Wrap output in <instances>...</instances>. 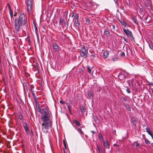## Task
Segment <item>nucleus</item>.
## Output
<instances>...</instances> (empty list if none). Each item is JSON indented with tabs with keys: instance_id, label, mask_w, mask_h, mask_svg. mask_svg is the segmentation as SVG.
<instances>
[{
	"instance_id": "nucleus-15",
	"label": "nucleus",
	"mask_w": 153,
	"mask_h": 153,
	"mask_svg": "<svg viewBox=\"0 0 153 153\" xmlns=\"http://www.w3.org/2000/svg\"><path fill=\"white\" fill-rule=\"evenodd\" d=\"M127 83L129 86H133L134 85V81L128 80L127 81Z\"/></svg>"
},
{
	"instance_id": "nucleus-24",
	"label": "nucleus",
	"mask_w": 153,
	"mask_h": 153,
	"mask_svg": "<svg viewBox=\"0 0 153 153\" xmlns=\"http://www.w3.org/2000/svg\"><path fill=\"white\" fill-rule=\"evenodd\" d=\"M81 111L82 114H84L85 112V109L83 106L80 107Z\"/></svg>"
},
{
	"instance_id": "nucleus-52",
	"label": "nucleus",
	"mask_w": 153,
	"mask_h": 153,
	"mask_svg": "<svg viewBox=\"0 0 153 153\" xmlns=\"http://www.w3.org/2000/svg\"><path fill=\"white\" fill-rule=\"evenodd\" d=\"M150 136H151L152 139L153 140V135L152 134H151V135H150Z\"/></svg>"
},
{
	"instance_id": "nucleus-22",
	"label": "nucleus",
	"mask_w": 153,
	"mask_h": 153,
	"mask_svg": "<svg viewBox=\"0 0 153 153\" xmlns=\"http://www.w3.org/2000/svg\"><path fill=\"white\" fill-rule=\"evenodd\" d=\"M112 59L113 61H117L118 59L117 56L116 55H114V57H112Z\"/></svg>"
},
{
	"instance_id": "nucleus-38",
	"label": "nucleus",
	"mask_w": 153,
	"mask_h": 153,
	"mask_svg": "<svg viewBox=\"0 0 153 153\" xmlns=\"http://www.w3.org/2000/svg\"><path fill=\"white\" fill-rule=\"evenodd\" d=\"M83 71V70L81 68H79V73H82Z\"/></svg>"
},
{
	"instance_id": "nucleus-49",
	"label": "nucleus",
	"mask_w": 153,
	"mask_h": 153,
	"mask_svg": "<svg viewBox=\"0 0 153 153\" xmlns=\"http://www.w3.org/2000/svg\"><path fill=\"white\" fill-rule=\"evenodd\" d=\"M112 27H113V29L114 30L115 28V27L114 25H112Z\"/></svg>"
},
{
	"instance_id": "nucleus-26",
	"label": "nucleus",
	"mask_w": 153,
	"mask_h": 153,
	"mask_svg": "<svg viewBox=\"0 0 153 153\" xmlns=\"http://www.w3.org/2000/svg\"><path fill=\"white\" fill-rule=\"evenodd\" d=\"M7 4L8 5V7H9V13H10V15H13V11L11 9V8L10 6V5L9 4Z\"/></svg>"
},
{
	"instance_id": "nucleus-10",
	"label": "nucleus",
	"mask_w": 153,
	"mask_h": 153,
	"mask_svg": "<svg viewBox=\"0 0 153 153\" xmlns=\"http://www.w3.org/2000/svg\"><path fill=\"white\" fill-rule=\"evenodd\" d=\"M109 52L107 51H105L103 53V57L104 59L106 58L109 55Z\"/></svg>"
},
{
	"instance_id": "nucleus-35",
	"label": "nucleus",
	"mask_w": 153,
	"mask_h": 153,
	"mask_svg": "<svg viewBox=\"0 0 153 153\" xmlns=\"http://www.w3.org/2000/svg\"><path fill=\"white\" fill-rule=\"evenodd\" d=\"M100 140V141H103L104 140L103 138V137H102V136L100 135L99 137Z\"/></svg>"
},
{
	"instance_id": "nucleus-44",
	"label": "nucleus",
	"mask_w": 153,
	"mask_h": 153,
	"mask_svg": "<svg viewBox=\"0 0 153 153\" xmlns=\"http://www.w3.org/2000/svg\"><path fill=\"white\" fill-rule=\"evenodd\" d=\"M150 48L152 50H153V46L152 45H149Z\"/></svg>"
},
{
	"instance_id": "nucleus-21",
	"label": "nucleus",
	"mask_w": 153,
	"mask_h": 153,
	"mask_svg": "<svg viewBox=\"0 0 153 153\" xmlns=\"http://www.w3.org/2000/svg\"><path fill=\"white\" fill-rule=\"evenodd\" d=\"M131 19L133 20L134 23H135V24H136L137 25L138 24V23L137 21L136 18L135 17L132 16V18H131Z\"/></svg>"
},
{
	"instance_id": "nucleus-32",
	"label": "nucleus",
	"mask_w": 153,
	"mask_h": 153,
	"mask_svg": "<svg viewBox=\"0 0 153 153\" xmlns=\"http://www.w3.org/2000/svg\"><path fill=\"white\" fill-rule=\"evenodd\" d=\"M87 69H88V72L89 73H91V68L89 66H87Z\"/></svg>"
},
{
	"instance_id": "nucleus-29",
	"label": "nucleus",
	"mask_w": 153,
	"mask_h": 153,
	"mask_svg": "<svg viewBox=\"0 0 153 153\" xmlns=\"http://www.w3.org/2000/svg\"><path fill=\"white\" fill-rule=\"evenodd\" d=\"M134 82L135 83V85H134V86H139L140 85L137 81L134 80Z\"/></svg>"
},
{
	"instance_id": "nucleus-7",
	"label": "nucleus",
	"mask_w": 153,
	"mask_h": 153,
	"mask_svg": "<svg viewBox=\"0 0 153 153\" xmlns=\"http://www.w3.org/2000/svg\"><path fill=\"white\" fill-rule=\"evenodd\" d=\"M23 126L25 131L26 132V133L29 136L30 135V132L29 131V128L27 126V125L26 122H24L23 123Z\"/></svg>"
},
{
	"instance_id": "nucleus-55",
	"label": "nucleus",
	"mask_w": 153,
	"mask_h": 153,
	"mask_svg": "<svg viewBox=\"0 0 153 153\" xmlns=\"http://www.w3.org/2000/svg\"><path fill=\"white\" fill-rule=\"evenodd\" d=\"M150 85H153V83H150Z\"/></svg>"
},
{
	"instance_id": "nucleus-16",
	"label": "nucleus",
	"mask_w": 153,
	"mask_h": 153,
	"mask_svg": "<svg viewBox=\"0 0 153 153\" xmlns=\"http://www.w3.org/2000/svg\"><path fill=\"white\" fill-rule=\"evenodd\" d=\"M34 87H31V92L32 93V95H33V97H34V99L35 100V99H36V95H35V94L34 91H33V89L34 88Z\"/></svg>"
},
{
	"instance_id": "nucleus-3",
	"label": "nucleus",
	"mask_w": 153,
	"mask_h": 153,
	"mask_svg": "<svg viewBox=\"0 0 153 153\" xmlns=\"http://www.w3.org/2000/svg\"><path fill=\"white\" fill-rule=\"evenodd\" d=\"M32 0H27L26 2V4L27 6V11L29 17L30 16L32 12Z\"/></svg>"
},
{
	"instance_id": "nucleus-39",
	"label": "nucleus",
	"mask_w": 153,
	"mask_h": 153,
	"mask_svg": "<svg viewBox=\"0 0 153 153\" xmlns=\"http://www.w3.org/2000/svg\"><path fill=\"white\" fill-rule=\"evenodd\" d=\"M120 55L122 57H124L125 55V53L124 52H123L120 53Z\"/></svg>"
},
{
	"instance_id": "nucleus-36",
	"label": "nucleus",
	"mask_w": 153,
	"mask_h": 153,
	"mask_svg": "<svg viewBox=\"0 0 153 153\" xmlns=\"http://www.w3.org/2000/svg\"><path fill=\"white\" fill-rule=\"evenodd\" d=\"M88 96L91 99H93V94H91L90 93H89L88 94Z\"/></svg>"
},
{
	"instance_id": "nucleus-2",
	"label": "nucleus",
	"mask_w": 153,
	"mask_h": 153,
	"mask_svg": "<svg viewBox=\"0 0 153 153\" xmlns=\"http://www.w3.org/2000/svg\"><path fill=\"white\" fill-rule=\"evenodd\" d=\"M27 22V18L26 15L22 13L20 14L18 19H15L14 28L16 31H18L20 29L21 27H26V24Z\"/></svg>"
},
{
	"instance_id": "nucleus-46",
	"label": "nucleus",
	"mask_w": 153,
	"mask_h": 153,
	"mask_svg": "<svg viewBox=\"0 0 153 153\" xmlns=\"http://www.w3.org/2000/svg\"><path fill=\"white\" fill-rule=\"evenodd\" d=\"M121 24L123 25H124L125 26H126V23L125 22H121Z\"/></svg>"
},
{
	"instance_id": "nucleus-45",
	"label": "nucleus",
	"mask_w": 153,
	"mask_h": 153,
	"mask_svg": "<svg viewBox=\"0 0 153 153\" xmlns=\"http://www.w3.org/2000/svg\"><path fill=\"white\" fill-rule=\"evenodd\" d=\"M126 91L128 93H130V91L127 88L126 89Z\"/></svg>"
},
{
	"instance_id": "nucleus-42",
	"label": "nucleus",
	"mask_w": 153,
	"mask_h": 153,
	"mask_svg": "<svg viewBox=\"0 0 153 153\" xmlns=\"http://www.w3.org/2000/svg\"><path fill=\"white\" fill-rule=\"evenodd\" d=\"M93 119L95 121H96L97 120L98 118L96 117H93Z\"/></svg>"
},
{
	"instance_id": "nucleus-40",
	"label": "nucleus",
	"mask_w": 153,
	"mask_h": 153,
	"mask_svg": "<svg viewBox=\"0 0 153 153\" xmlns=\"http://www.w3.org/2000/svg\"><path fill=\"white\" fill-rule=\"evenodd\" d=\"M122 99L124 101H127V98L125 97H122Z\"/></svg>"
},
{
	"instance_id": "nucleus-56",
	"label": "nucleus",
	"mask_w": 153,
	"mask_h": 153,
	"mask_svg": "<svg viewBox=\"0 0 153 153\" xmlns=\"http://www.w3.org/2000/svg\"><path fill=\"white\" fill-rule=\"evenodd\" d=\"M153 145V143H152V145Z\"/></svg>"
},
{
	"instance_id": "nucleus-54",
	"label": "nucleus",
	"mask_w": 153,
	"mask_h": 153,
	"mask_svg": "<svg viewBox=\"0 0 153 153\" xmlns=\"http://www.w3.org/2000/svg\"><path fill=\"white\" fill-rule=\"evenodd\" d=\"M16 13H15L14 14V16H16Z\"/></svg>"
},
{
	"instance_id": "nucleus-41",
	"label": "nucleus",
	"mask_w": 153,
	"mask_h": 153,
	"mask_svg": "<svg viewBox=\"0 0 153 153\" xmlns=\"http://www.w3.org/2000/svg\"><path fill=\"white\" fill-rule=\"evenodd\" d=\"M19 117L20 119L22 120L23 119V118L21 114H19Z\"/></svg>"
},
{
	"instance_id": "nucleus-25",
	"label": "nucleus",
	"mask_w": 153,
	"mask_h": 153,
	"mask_svg": "<svg viewBox=\"0 0 153 153\" xmlns=\"http://www.w3.org/2000/svg\"><path fill=\"white\" fill-rule=\"evenodd\" d=\"M146 130L148 133L150 135H151V134H152L149 128L148 127H146Z\"/></svg>"
},
{
	"instance_id": "nucleus-14",
	"label": "nucleus",
	"mask_w": 153,
	"mask_h": 153,
	"mask_svg": "<svg viewBox=\"0 0 153 153\" xmlns=\"http://www.w3.org/2000/svg\"><path fill=\"white\" fill-rule=\"evenodd\" d=\"M74 16V18L75 19V20H78V19L79 18V16L78 14L74 13H72V17Z\"/></svg>"
},
{
	"instance_id": "nucleus-43",
	"label": "nucleus",
	"mask_w": 153,
	"mask_h": 153,
	"mask_svg": "<svg viewBox=\"0 0 153 153\" xmlns=\"http://www.w3.org/2000/svg\"><path fill=\"white\" fill-rule=\"evenodd\" d=\"M140 145V144L139 143H138L137 142H136V144L135 145V146L136 147H138Z\"/></svg>"
},
{
	"instance_id": "nucleus-33",
	"label": "nucleus",
	"mask_w": 153,
	"mask_h": 153,
	"mask_svg": "<svg viewBox=\"0 0 153 153\" xmlns=\"http://www.w3.org/2000/svg\"><path fill=\"white\" fill-rule=\"evenodd\" d=\"M63 144H64V152L65 153V149H67V147L66 146V143L65 142V141L64 140H63Z\"/></svg>"
},
{
	"instance_id": "nucleus-20",
	"label": "nucleus",
	"mask_w": 153,
	"mask_h": 153,
	"mask_svg": "<svg viewBox=\"0 0 153 153\" xmlns=\"http://www.w3.org/2000/svg\"><path fill=\"white\" fill-rule=\"evenodd\" d=\"M131 121L132 123L134 126H135L137 122L136 120L134 117H132L131 118Z\"/></svg>"
},
{
	"instance_id": "nucleus-4",
	"label": "nucleus",
	"mask_w": 153,
	"mask_h": 153,
	"mask_svg": "<svg viewBox=\"0 0 153 153\" xmlns=\"http://www.w3.org/2000/svg\"><path fill=\"white\" fill-rule=\"evenodd\" d=\"M88 50H87L85 46L82 47L80 50V55L83 58H86L88 53Z\"/></svg>"
},
{
	"instance_id": "nucleus-23",
	"label": "nucleus",
	"mask_w": 153,
	"mask_h": 153,
	"mask_svg": "<svg viewBox=\"0 0 153 153\" xmlns=\"http://www.w3.org/2000/svg\"><path fill=\"white\" fill-rule=\"evenodd\" d=\"M34 28H35V29L36 34V35L37 36H38V31L37 28L36 27V24L35 23H34Z\"/></svg>"
},
{
	"instance_id": "nucleus-50",
	"label": "nucleus",
	"mask_w": 153,
	"mask_h": 153,
	"mask_svg": "<svg viewBox=\"0 0 153 153\" xmlns=\"http://www.w3.org/2000/svg\"><path fill=\"white\" fill-rule=\"evenodd\" d=\"M60 102L61 103H62V104H63V103L64 102L62 100H60Z\"/></svg>"
},
{
	"instance_id": "nucleus-13",
	"label": "nucleus",
	"mask_w": 153,
	"mask_h": 153,
	"mask_svg": "<svg viewBox=\"0 0 153 153\" xmlns=\"http://www.w3.org/2000/svg\"><path fill=\"white\" fill-rule=\"evenodd\" d=\"M53 47L55 51H57L59 50V46L56 44H53Z\"/></svg>"
},
{
	"instance_id": "nucleus-17",
	"label": "nucleus",
	"mask_w": 153,
	"mask_h": 153,
	"mask_svg": "<svg viewBox=\"0 0 153 153\" xmlns=\"http://www.w3.org/2000/svg\"><path fill=\"white\" fill-rule=\"evenodd\" d=\"M68 24L67 22H65L64 23V25L63 26V30L65 31L68 28Z\"/></svg>"
},
{
	"instance_id": "nucleus-51",
	"label": "nucleus",
	"mask_w": 153,
	"mask_h": 153,
	"mask_svg": "<svg viewBox=\"0 0 153 153\" xmlns=\"http://www.w3.org/2000/svg\"><path fill=\"white\" fill-rule=\"evenodd\" d=\"M116 4H117V0H114Z\"/></svg>"
},
{
	"instance_id": "nucleus-27",
	"label": "nucleus",
	"mask_w": 153,
	"mask_h": 153,
	"mask_svg": "<svg viewBox=\"0 0 153 153\" xmlns=\"http://www.w3.org/2000/svg\"><path fill=\"white\" fill-rule=\"evenodd\" d=\"M104 33L105 35L106 36H108L110 34L109 31L108 30H105V31H104Z\"/></svg>"
},
{
	"instance_id": "nucleus-48",
	"label": "nucleus",
	"mask_w": 153,
	"mask_h": 153,
	"mask_svg": "<svg viewBox=\"0 0 153 153\" xmlns=\"http://www.w3.org/2000/svg\"><path fill=\"white\" fill-rule=\"evenodd\" d=\"M13 15H10V17H11V21H12V18L13 17Z\"/></svg>"
},
{
	"instance_id": "nucleus-34",
	"label": "nucleus",
	"mask_w": 153,
	"mask_h": 153,
	"mask_svg": "<svg viewBox=\"0 0 153 153\" xmlns=\"http://www.w3.org/2000/svg\"><path fill=\"white\" fill-rule=\"evenodd\" d=\"M144 141H145V143L146 144L148 145V144H150L149 141L148 140H147L146 138H145V139Z\"/></svg>"
},
{
	"instance_id": "nucleus-30",
	"label": "nucleus",
	"mask_w": 153,
	"mask_h": 153,
	"mask_svg": "<svg viewBox=\"0 0 153 153\" xmlns=\"http://www.w3.org/2000/svg\"><path fill=\"white\" fill-rule=\"evenodd\" d=\"M66 105L67 106L69 111L71 112V111L70 109V107H71V104L69 103H67L66 104Z\"/></svg>"
},
{
	"instance_id": "nucleus-6",
	"label": "nucleus",
	"mask_w": 153,
	"mask_h": 153,
	"mask_svg": "<svg viewBox=\"0 0 153 153\" xmlns=\"http://www.w3.org/2000/svg\"><path fill=\"white\" fill-rule=\"evenodd\" d=\"M123 31L126 35L129 36L132 39L134 40V38L131 32L128 29H123Z\"/></svg>"
},
{
	"instance_id": "nucleus-31",
	"label": "nucleus",
	"mask_w": 153,
	"mask_h": 153,
	"mask_svg": "<svg viewBox=\"0 0 153 153\" xmlns=\"http://www.w3.org/2000/svg\"><path fill=\"white\" fill-rule=\"evenodd\" d=\"M126 108L129 111H131V108L128 105H125Z\"/></svg>"
},
{
	"instance_id": "nucleus-47",
	"label": "nucleus",
	"mask_w": 153,
	"mask_h": 153,
	"mask_svg": "<svg viewBox=\"0 0 153 153\" xmlns=\"http://www.w3.org/2000/svg\"><path fill=\"white\" fill-rule=\"evenodd\" d=\"M140 11V12H143V9L142 8H140V11Z\"/></svg>"
},
{
	"instance_id": "nucleus-11",
	"label": "nucleus",
	"mask_w": 153,
	"mask_h": 153,
	"mask_svg": "<svg viewBox=\"0 0 153 153\" xmlns=\"http://www.w3.org/2000/svg\"><path fill=\"white\" fill-rule=\"evenodd\" d=\"M103 145L107 149H109L110 145L107 141L106 142H103Z\"/></svg>"
},
{
	"instance_id": "nucleus-8",
	"label": "nucleus",
	"mask_w": 153,
	"mask_h": 153,
	"mask_svg": "<svg viewBox=\"0 0 153 153\" xmlns=\"http://www.w3.org/2000/svg\"><path fill=\"white\" fill-rule=\"evenodd\" d=\"M63 19L60 18L59 19V24L56 23V27L60 29H63Z\"/></svg>"
},
{
	"instance_id": "nucleus-12",
	"label": "nucleus",
	"mask_w": 153,
	"mask_h": 153,
	"mask_svg": "<svg viewBox=\"0 0 153 153\" xmlns=\"http://www.w3.org/2000/svg\"><path fill=\"white\" fill-rule=\"evenodd\" d=\"M146 7L149 10L151 9V4L150 1L148 2V3H145V4Z\"/></svg>"
},
{
	"instance_id": "nucleus-9",
	"label": "nucleus",
	"mask_w": 153,
	"mask_h": 153,
	"mask_svg": "<svg viewBox=\"0 0 153 153\" xmlns=\"http://www.w3.org/2000/svg\"><path fill=\"white\" fill-rule=\"evenodd\" d=\"M74 26L75 27L76 29H78L80 23L79 22L78 20H75L74 19Z\"/></svg>"
},
{
	"instance_id": "nucleus-19",
	"label": "nucleus",
	"mask_w": 153,
	"mask_h": 153,
	"mask_svg": "<svg viewBox=\"0 0 153 153\" xmlns=\"http://www.w3.org/2000/svg\"><path fill=\"white\" fill-rule=\"evenodd\" d=\"M73 122L76 126H79L81 125L80 123L77 120H73Z\"/></svg>"
},
{
	"instance_id": "nucleus-37",
	"label": "nucleus",
	"mask_w": 153,
	"mask_h": 153,
	"mask_svg": "<svg viewBox=\"0 0 153 153\" xmlns=\"http://www.w3.org/2000/svg\"><path fill=\"white\" fill-rule=\"evenodd\" d=\"M86 22L87 24L89 25L90 24V20L88 19H86Z\"/></svg>"
},
{
	"instance_id": "nucleus-1",
	"label": "nucleus",
	"mask_w": 153,
	"mask_h": 153,
	"mask_svg": "<svg viewBox=\"0 0 153 153\" xmlns=\"http://www.w3.org/2000/svg\"><path fill=\"white\" fill-rule=\"evenodd\" d=\"M38 111L42 115L40 118L43 123L42 126L45 125L46 129H48L51 127L52 123L50 119L51 115V112L48 108H41L39 106H38Z\"/></svg>"
},
{
	"instance_id": "nucleus-53",
	"label": "nucleus",
	"mask_w": 153,
	"mask_h": 153,
	"mask_svg": "<svg viewBox=\"0 0 153 153\" xmlns=\"http://www.w3.org/2000/svg\"><path fill=\"white\" fill-rule=\"evenodd\" d=\"M48 130H46V131H45V133H48Z\"/></svg>"
},
{
	"instance_id": "nucleus-18",
	"label": "nucleus",
	"mask_w": 153,
	"mask_h": 153,
	"mask_svg": "<svg viewBox=\"0 0 153 153\" xmlns=\"http://www.w3.org/2000/svg\"><path fill=\"white\" fill-rule=\"evenodd\" d=\"M74 127L77 130V131L79 132V134H83V132H82V130H81V128H77L75 126H74Z\"/></svg>"
},
{
	"instance_id": "nucleus-57",
	"label": "nucleus",
	"mask_w": 153,
	"mask_h": 153,
	"mask_svg": "<svg viewBox=\"0 0 153 153\" xmlns=\"http://www.w3.org/2000/svg\"><path fill=\"white\" fill-rule=\"evenodd\" d=\"M114 146H116V145L115 144H114Z\"/></svg>"
},
{
	"instance_id": "nucleus-5",
	"label": "nucleus",
	"mask_w": 153,
	"mask_h": 153,
	"mask_svg": "<svg viewBox=\"0 0 153 153\" xmlns=\"http://www.w3.org/2000/svg\"><path fill=\"white\" fill-rule=\"evenodd\" d=\"M128 76V74L125 72L122 71L120 72L118 75L119 79L121 80H124L125 77H127Z\"/></svg>"
},
{
	"instance_id": "nucleus-28",
	"label": "nucleus",
	"mask_w": 153,
	"mask_h": 153,
	"mask_svg": "<svg viewBox=\"0 0 153 153\" xmlns=\"http://www.w3.org/2000/svg\"><path fill=\"white\" fill-rule=\"evenodd\" d=\"M97 148L100 153H102V150L99 145L97 146Z\"/></svg>"
}]
</instances>
